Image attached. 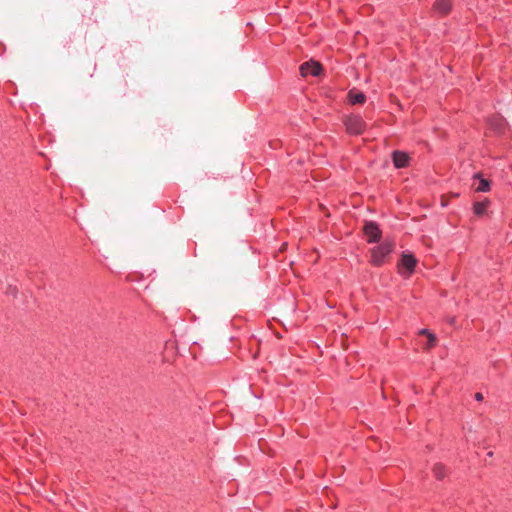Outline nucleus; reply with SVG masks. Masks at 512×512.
I'll return each instance as SVG.
<instances>
[{
    "mask_svg": "<svg viewBox=\"0 0 512 512\" xmlns=\"http://www.w3.org/2000/svg\"><path fill=\"white\" fill-rule=\"evenodd\" d=\"M492 455H493V453H492V452H489V453H488V456H489V457H492Z\"/></svg>",
    "mask_w": 512,
    "mask_h": 512,
    "instance_id": "obj_17",
    "label": "nucleus"
},
{
    "mask_svg": "<svg viewBox=\"0 0 512 512\" xmlns=\"http://www.w3.org/2000/svg\"><path fill=\"white\" fill-rule=\"evenodd\" d=\"M475 399H476L477 401H481V400H483V395H482L481 393H476V394H475Z\"/></svg>",
    "mask_w": 512,
    "mask_h": 512,
    "instance_id": "obj_15",
    "label": "nucleus"
},
{
    "mask_svg": "<svg viewBox=\"0 0 512 512\" xmlns=\"http://www.w3.org/2000/svg\"><path fill=\"white\" fill-rule=\"evenodd\" d=\"M395 246L394 241L385 239L380 245L370 250L371 258L370 263L373 266H382L385 262L386 257L393 251Z\"/></svg>",
    "mask_w": 512,
    "mask_h": 512,
    "instance_id": "obj_1",
    "label": "nucleus"
},
{
    "mask_svg": "<svg viewBox=\"0 0 512 512\" xmlns=\"http://www.w3.org/2000/svg\"><path fill=\"white\" fill-rule=\"evenodd\" d=\"M346 131L350 135H360L366 129V123L360 115H350L344 120Z\"/></svg>",
    "mask_w": 512,
    "mask_h": 512,
    "instance_id": "obj_2",
    "label": "nucleus"
},
{
    "mask_svg": "<svg viewBox=\"0 0 512 512\" xmlns=\"http://www.w3.org/2000/svg\"><path fill=\"white\" fill-rule=\"evenodd\" d=\"M363 233L369 243L378 242L382 234L379 226H363Z\"/></svg>",
    "mask_w": 512,
    "mask_h": 512,
    "instance_id": "obj_7",
    "label": "nucleus"
},
{
    "mask_svg": "<svg viewBox=\"0 0 512 512\" xmlns=\"http://www.w3.org/2000/svg\"><path fill=\"white\" fill-rule=\"evenodd\" d=\"M452 9L451 0H435L433 4V10L440 16H446Z\"/></svg>",
    "mask_w": 512,
    "mask_h": 512,
    "instance_id": "obj_6",
    "label": "nucleus"
},
{
    "mask_svg": "<svg viewBox=\"0 0 512 512\" xmlns=\"http://www.w3.org/2000/svg\"><path fill=\"white\" fill-rule=\"evenodd\" d=\"M364 224H369V225H372V224H376L375 222L373 221H365Z\"/></svg>",
    "mask_w": 512,
    "mask_h": 512,
    "instance_id": "obj_16",
    "label": "nucleus"
},
{
    "mask_svg": "<svg viewBox=\"0 0 512 512\" xmlns=\"http://www.w3.org/2000/svg\"><path fill=\"white\" fill-rule=\"evenodd\" d=\"M417 259L411 254L404 252L399 262V272L409 277L415 270Z\"/></svg>",
    "mask_w": 512,
    "mask_h": 512,
    "instance_id": "obj_3",
    "label": "nucleus"
},
{
    "mask_svg": "<svg viewBox=\"0 0 512 512\" xmlns=\"http://www.w3.org/2000/svg\"><path fill=\"white\" fill-rule=\"evenodd\" d=\"M409 155L400 150H396L392 153V161L396 168L401 169L409 165Z\"/></svg>",
    "mask_w": 512,
    "mask_h": 512,
    "instance_id": "obj_5",
    "label": "nucleus"
},
{
    "mask_svg": "<svg viewBox=\"0 0 512 512\" xmlns=\"http://www.w3.org/2000/svg\"><path fill=\"white\" fill-rule=\"evenodd\" d=\"M427 338H428V340H427V343H426L424 349L429 350L436 345L437 337L435 334H429V336Z\"/></svg>",
    "mask_w": 512,
    "mask_h": 512,
    "instance_id": "obj_13",
    "label": "nucleus"
},
{
    "mask_svg": "<svg viewBox=\"0 0 512 512\" xmlns=\"http://www.w3.org/2000/svg\"><path fill=\"white\" fill-rule=\"evenodd\" d=\"M419 334L420 335H425V336L428 337L429 334H432V333L429 330H427V329H422V330L419 331Z\"/></svg>",
    "mask_w": 512,
    "mask_h": 512,
    "instance_id": "obj_14",
    "label": "nucleus"
},
{
    "mask_svg": "<svg viewBox=\"0 0 512 512\" xmlns=\"http://www.w3.org/2000/svg\"><path fill=\"white\" fill-rule=\"evenodd\" d=\"M348 101L352 105L364 104L366 101V95L361 91L351 89L348 92Z\"/></svg>",
    "mask_w": 512,
    "mask_h": 512,
    "instance_id": "obj_9",
    "label": "nucleus"
},
{
    "mask_svg": "<svg viewBox=\"0 0 512 512\" xmlns=\"http://www.w3.org/2000/svg\"><path fill=\"white\" fill-rule=\"evenodd\" d=\"M474 179H478L479 183L476 187L477 192H488L490 190V181L482 177L480 173L474 175Z\"/></svg>",
    "mask_w": 512,
    "mask_h": 512,
    "instance_id": "obj_11",
    "label": "nucleus"
},
{
    "mask_svg": "<svg viewBox=\"0 0 512 512\" xmlns=\"http://www.w3.org/2000/svg\"><path fill=\"white\" fill-rule=\"evenodd\" d=\"M490 205L489 200L478 201L473 204V211L477 216H483Z\"/></svg>",
    "mask_w": 512,
    "mask_h": 512,
    "instance_id": "obj_10",
    "label": "nucleus"
},
{
    "mask_svg": "<svg viewBox=\"0 0 512 512\" xmlns=\"http://www.w3.org/2000/svg\"><path fill=\"white\" fill-rule=\"evenodd\" d=\"M433 473L437 479L441 480L445 475V467L442 464L437 463L433 467Z\"/></svg>",
    "mask_w": 512,
    "mask_h": 512,
    "instance_id": "obj_12",
    "label": "nucleus"
},
{
    "mask_svg": "<svg viewBox=\"0 0 512 512\" xmlns=\"http://www.w3.org/2000/svg\"><path fill=\"white\" fill-rule=\"evenodd\" d=\"M300 74L302 77L307 76H319L322 72V65L319 62L316 61H307L301 64L300 68Z\"/></svg>",
    "mask_w": 512,
    "mask_h": 512,
    "instance_id": "obj_4",
    "label": "nucleus"
},
{
    "mask_svg": "<svg viewBox=\"0 0 512 512\" xmlns=\"http://www.w3.org/2000/svg\"><path fill=\"white\" fill-rule=\"evenodd\" d=\"M490 127L497 133L502 134L506 129V122L502 117L495 116L489 119Z\"/></svg>",
    "mask_w": 512,
    "mask_h": 512,
    "instance_id": "obj_8",
    "label": "nucleus"
}]
</instances>
